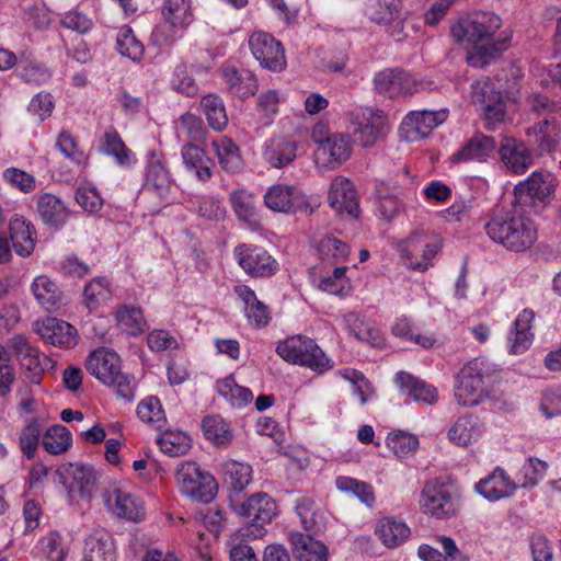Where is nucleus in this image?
Listing matches in <instances>:
<instances>
[{
	"mask_svg": "<svg viewBox=\"0 0 561 561\" xmlns=\"http://www.w3.org/2000/svg\"><path fill=\"white\" fill-rule=\"evenodd\" d=\"M234 291L245 305L248 319L257 327L267 324L270 320L267 307L256 299L254 291L245 285L237 286Z\"/></svg>",
	"mask_w": 561,
	"mask_h": 561,
	"instance_id": "79ce46f5",
	"label": "nucleus"
},
{
	"mask_svg": "<svg viewBox=\"0 0 561 561\" xmlns=\"http://www.w3.org/2000/svg\"><path fill=\"white\" fill-rule=\"evenodd\" d=\"M389 129L387 115L377 108H365L358 122L357 133L364 147H371L381 139Z\"/></svg>",
	"mask_w": 561,
	"mask_h": 561,
	"instance_id": "aec40b11",
	"label": "nucleus"
},
{
	"mask_svg": "<svg viewBox=\"0 0 561 561\" xmlns=\"http://www.w3.org/2000/svg\"><path fill=\"white\" fill-rule=\"evenodd\" d=\"M295 561H328V548L310 535L294 533L290 536Z\"/></svg>",
	"mask_w": 561,
	"mask_h": 561,
	"instance_id": "cd10ccee",
	"label": "nucleus"
},
{
	"mask_svg": "<svg viewBox=\"0 0 561 561\" xmlns=\"http://www.w3.org/2000/svg\"><path fill=\"white\" fill-rule=\"evenodd\" d=\"M459 506V496L454 488L436 480L425 483L420 496V508L425 515L448 518L458 512Z\"/></svg>",
	"mask_w": 561,
	"mask_h": 561,
	"instance_id": "9d476101",
	"label": "nucleus"
},
{
	"mask_svg": "<svg viewBox=\"0 0 561 561\" xmlns=\"http://www.w3.org/2000/svg\"><path fill=\"white\" fill-rule=\"evenodd\" d=\"M201 107L213 129L222 130L227 126L228 116L225 105L218 95H205L201 101Z\"/></svg>",
	"mask_w": 561,
	"mask_h": 561,
	"instance_id": "de8ad7c7",
	"label": "nucleus"
},
{
	"mask_svg": "<svg viewBox=\"0 0 561 561\" xmlns=\"http://www.w3.org/2000/svg\"><path fill=\"white\" fill-rule=\"evenodd\" d=\"M175 479L181 492L194 501L209 503L218 492L214 476L193 461L182 462L176 470Z\"/></svg>",
	"mask_w": 561,
	"mask_h": 561,
	"instance_id": "6e6552de",
	"label": "nucleus"
},
{
	"mask_svg": "<svg viewBox=\"0 0 561 561\" xmlns=\"http://www.w3.org/2000/svg\"><path fill=\"white\" fill-rule=\"evenodd\" d=\"M374 85L379 94L390 99H399L431 90L434 83L403 69L388 68L375 75Z\"/></svg>",
	"mask_w": 561,
	"mask_h": 561,
	"instance_id": "39448f33",
	"label": "nucleus"
},
{
	"mask_svg": "<svg viewBox=\"0 0 561 561\" xmlns=\"http://www.w3.org/2000/svg\"><path fill=\"white\" fill-rule=\"evenodd\" d=\"M442 249V239L426 230L411 232L400 244V257L412 271L425 272Z\"/></svg>",
	"mask_w": 561,
	"mask_h": 561,
	"instance_id": "20e7f679",
	"label": "nucleus"
},
{
	"mask_svg": "<svg viewBox=\"0 0 561 561\" xmlns=\"http://www.w3.org/2000/svg\"><path fill=\"white\" fill-rule=\"evenodd\" d=\"M276 351L284 360L306 366L318 373H323L331 367L330 359L314 341L302 335H294L279 342Z\"/></svg>",
	"mask_w": 561,
	"mask_h": 561,
	"instance_id": "423d86ee",
	"label": "nucleus"
},
{
	"mask_svg": "<svg viewBox=\"0 0 561 561\" xmlns=\"http://www.w3.org/2000/svg\"><path fill=\"white\" fill-rule=\"evenodd\" d=\"M119 53L130 59H138L144 51L142 44L135 37L129 27H122L117 36Z\"/></svg>",
	"mask_w": 561,
	"mask_h": 561,
	"instance_id": "e2e57ef3",
	"label": "nucleus"
},
{
	"mask_svg": "<svg viewBox=\"0 0 561 561\" xmlns=\"http://www.w3.org/2000/svg\"><path fill=\"white\" fill-rule=\"evenodd\" d=\"M224 483L232 492L244 491L253 479V469L249 462L227 459L221 463Z\"/></svg>",
	"mask_w": 561,
	"mask_h": 561,
	"instance_id": "c85d7f7f",
	"label": "nucleus"
},
{
	"mask_svg": "<svg viewBox=\"0 0 561 561\" xmlns=\"http://www.w3.org/2000/svg\"><path fill=\"white\" fill-rule=\"evenodd\" d=\"M505 165L514 173L522 174L533 163V157L526 145L512 137H505L500 147Z\"/></svg>",
	"mask_w": 561,
	"mask_h": 561,
	"instance_id": "a878e982",
	"label": "nucleus"
},
{
	"mask_svg": "<svg viewBox=\"0 0 561 561\" xmlns=\"http://www.w3.org/2000/svg\"><path fill=\"white\" fill-rule=\"evenodd\" d=\"M113 314L117 327L126 334H140L147 327L144 313L137 307L119 305L115 308Z\"/></svg>",
	"mask_w": 561,
	"mask_h": 561,
	"instance_id": "58836bf2",
	"label": "nucleus"
},
{
	"mask_svg": "<svg viewBox=\"0 0 561 561\" xmlns=\"http://www.w3.org/2000/svg\"><path fill=\"white\" fill-rule=\"evenodd\" d=\"M320 260L329 265H335L345 261L348 256V248L336 238L327 237L318 244Z\"/></svg>",
	"mask_w": 561,
	"mask_h": 561,
	"instance_id": "5fc2aeb1",
	"label": "nucleus"
},
{
	"mask_svg": "<svg viewBox=\"0 0 561 561\" xmlns=\"http://www.w3.org/2000/svg\"><path fill=\"white\" fill-rule=\"evenodd\" d=\"M245 539L253 538L241 534V529L231 536L229 540L230 561H259L253 548L245 542Z\"/></svg>",
	"mask_w": 561,
	"mask_h": 561,
	"instance_id": "052dcab7",
	"label": "nucleus"
},
{
	"mask_svg": "<svg viewBox=\"0 0 561 561\" xmlns=\"http://www.w3.org/2000/svg\"><path fill=\"white\" fill-rule=\"evenodd\" d=\"M483 434V425L473 415L467 414L458 417L448 428L447 437L458 447L467 448L477 444Z\"/></svg>",
	"mask_w": 561,
	"mask_h": 561,
	"instance_id": "4be33fe9",
	"label": "nucleus"
},
{
	"mask_svg": "<svg viewBox=\"0 0 561 561\" xmlns=\"http://www.w3.org/2000/svg\"><path fill=\"white\" fill-rule=\"evenodd\" d=\"M42 435V426L37 417H32L21 427L19 432V446L22 454L28 458H34L38 448Z\"/></svg>",
	"mask_w": 561,
	"mask_h": 561,
	"instance_id": "49530a36",
	"label": "nucleus"
},
{
	"mask_svg": "<svg viewBox=\"0 0 561 561\" xmlns=\"http://www.w3.org/2000/svg\"><path fill=\"white\" fill-rule=\"evenodd\" d=\"M163 20L173 28L184 30L194 20L191 0H165L162 7Z\"/></svg>",
	"mask_w": 561,
	"mask_h": 561,
	"instance_id": "e433bc0d",
	"label": "nucleus"
},
{
	"mask_svg": "<svg viewBox=\"0 0 561 561\" xmlns=\"http://www.w3.org/2000/svg\"><path fill=\"white\" fill-rule=\"evenodd\" d=\"M182 158L185 167L194 171L201 181H206L211 176V161L199 147L186 144L182 149Z\"/></svg>",
	"mask_w": 561,
	"mask_h": 561,
	"instance_id": "a19ab883",
	"label": "nucleus"
},
{
	"mask_svg": "<svg viewBox=\"0 0 561 561\" xmlns=\"http://www.w3.org/2000/svg\"><path fill=\"white\" fill-rule=\"evenodd\" d=\"M353 142L347 134H334L314 151L316 163L320 168L335 169L352 154Z\"/></svg>",
	"mask_w": 561,
	"mask_h": 561,
	"instance_id": "a211bd4d",
	"label": "nucleus"
},
{
	"mask_svg": "<svg viewBox=\"0 0 561 561\" xmlns=\"http://www.w3.org/2000/svg\"><path fill=\"white\" fill-rule=\"evenodd\" d=\"M37 210L43 221L53 227L64 225L70 215L65 203L59 197L48 193L38 197Z\"/></svg>",
	"mask_w": 561,
	"mask_h": 561,
	"instance_id": "72a5a7b5",
	"label": "nucleus"
},
{
	"mask_svg": "<svg viewBox=\"0 0 561 561\" xmlns=\"http://www.w3.org/2000/svg\"><path fill=\"white\" fill-rule=\"evenodd\" d=\"M501 96V91L489 78L480 79L472 84L471 103L479 112L486 105L497 103Z\"/></svg>",
	"mask_w": 561,
	"mask_h": 561,
	"instance_id": "864d4df0",
	"label": "nucleus"
},
{
	"mask_svg": "<svg viewBox=\"0 0 561 561\" xmlns=\"http://www.w3.org/2000/svg\"><path fill=\"white\" fill-rule=\"evenodd\" d=\"M526 135L541 152H550L561 140V127L556 118H545L528 127Z\"/></svg>",
	"mask_w": 561,
	"mask_h": 561,
	"instance_id": "bb28decb",
	"label": "nucleus"
},
{
	"mask_svg": "<svg viewBox=\"0 0 561 561\" xmlns=\"http://www.w3.org/2000/svg\"><path fill=\"white\" fill-rule=\"evenodd\" d=\"M343 322L357 340L373 346H381L383 344V337L377 327L369 321H365L358 314L347 313L344 316Z\"/></svg>",
	"mask_w": 561,
	"mask_h": 561,
	"instance_id": "ea45409f",
	"label": "nucleus"
},
{
	"mask_svg": "<svg viewBox=\"0 0 561 561\" xmlns=\"http://www.w3.org/2000/svg\"><path fill=\"white\" fill-rule=\"evenodd\" d=\"M71 433L64 425L54 424L43 433L42 445L50 455L66 453L71 447Z\"/></svg>",
	"mask_w": 561,
	"mask_h": 561,
	"instance_id": "c03bdc74",
	"label": "nucleus"
},
{
	"mask_svg": "<svg viewBox=\"0 0 561 561\" xmlns=\"http://www.w3.org/2000/svg\"><path fill=\"white\" fill-rule=\"evenodd\" d=\"M219 163L228 172H234L242 165L239 148L228 138L221 137L213 142Z\"/></svg>",
	"mask_w": 561,
	"mask_h": 561,
	"instance_id": "603ef678",
	"label": "nucleus"
},
{
	"mask_svg": "<svg viewBox=\"0 0 561 561\" xmlns=\"http://www.w3.org/2000/svg\"><path fill=\"white\" fill-rule=\"evenodd\" d=\"M9 347L20 364L23 376L32 383L39 385L47 368H53L51 359L33 346L24 335H14Z\"/></svg>",
	"mask_w": 561,
	"mask_h": 561,
	"instance_id": "9b49d317",
	"label": "nucleus"
},
{
	"mask_svg": "<svg viewBox=\"0 0 561 561\" xmlns=\"http://www.w3.org/2000/svg\"><path fill=\"white\" fill-rule=\"evenodd\" d=\"M137 415L142 422L156 428H161L165 424V415L161 403L153 397L147 398L138 404Z\"/></svg>",
	"mask_w": 561,
	"mask_h": 561,
	"instance_id": "bf43d9fd",
	"label": "nucleus"
},
{
	"mask_svg": "<svg viewBox=\"0 0 561 561\" xmlns=\"http://www.w3.org/2000/svg\"><path fill=\"white\" fill-rule=\"evenodd\" d=\"M329 202L332 208L340 215H357L358 202L356 191L352 182L346 178L336 176L332 181L329 192Z\"/></svg>",
	"mask_w": 561,
	"mask_h": 561,
	"instance_id": "412c9836",
	"label": "nucleus"
},
{
	"mask_svg": "<svg viewBox=\"0 0 561 561\" xmlns=\"http://www.w3.org/2000/svg\"><path fill=\"white\" fill-rule=\"evenodd\" d=\"M10 239L18 255L28 256L35 248V229L22 217H15L9 226Z\"/></svg>",
	"mask_w": 561,
	"mask_h": 561,
	"instance_id": "f704fd0d",
	"label": "nucleus"
},
{
	"mask_svg": "<svg viewBox=\"0 0 561 561\" xmlns=\"http://www.w3.org/2000/svg\"><path fill=\"white\" fill-rule=\"evenodd\" d=\"M346 266L334 267L331 274L323 275L319 266L311 270V277L316 286L332 295H344L351 290V283L346 276Z\"/></svg>",
	"mask_w": 561,
	"mask_h": 561,
	"instance_id": "c756f323",
	"label": "nucleus"
},
{
	"mask_svg": "<svg viewBox=\"0 0 561 561\" xmlns=\"http://www.w3.org/2000/svg\"><path fill=\"white\" fill-rule=\"evenodd\" d=\"M61 25L79 34H85L93 27V21L79 10H70L66 12L61 19Z\"/></svg>",
	"mask_w": 561,
	"mask_h": 561,
	"instance_id": "338daca9",
	"label": "nucleus"
},
{
	"mask_svg": "<svg viewBox=\"0 0 561 561\" xmlns=\"http://www.w3.org/2000/svg\"><path fill=\"white\" fill-rule=\"evenodd\" d=\"M264 204L272 211L282 214L298 211L310 214L312 211L308 197L301 190L283 183L271 185L266 190Z\"/></svg>",
	"mask_w": 561,
	"mask_h": 561,
	"instance_id": "ddd939ff",
	"label": "nucleus"
},
{
	"mask_svg": "<svg viewBox=\"0 0 561 561\" xmlns=\"http://www.w3.org/2000/svg\"><path fill=\"white\" fill-rule=\"evenodd\" d=\"M448 116V111H412L402 121L399 134L405 141H417L428 136L434 128L443 124Z\"/></svg>",
	"mask_w": 561,
	"mask_h": 561,
	"instance_id": "4468645a",
	"label": "nucleus"
},
{
	"mask_svg": "<svg viewBox=\"0 0 561 561\" xmlns=\"http://www.w3.org/2000/svg\"><path fill=\"white\" fill-rule=\"evenodd\" d=\"M111 297V285L105 278H94L84 286L83 304L90 311L96 310L101 304L110 300Z\"/></svg>",
	"mask_w": 561,
	"mask_h": 561,
	"instance_id": "3c124183",
	"label": "nucleus"
},
{
	"mask_svg": "<svg viewBox=\"0 0 561 561\" xmlns=\"http://www.w3.org/2000/svg\"><path fill=\"white\" fill-rule=\"evenodd\" d=\"M515 482L501 469L494 470L489 477L477 484L478 492L490 501H496L513 494Z\"/></svg>",
	"mask_w": 561,
	"mask_h": 561,
	"instance_id": "2f4dec72",
	"label": "nucleus"
},
{
	"mask_svg": "<svg viewBox=\"0 0 561 561\" xmlns=\"http://www.w3.org/2000/svg\"><path fill=\"white\" fill-rule=\"evenodd\" d=\"M386 445L396 457L407 458L414 455L420 446V442L414 434L403 431H393L388 434Z\"/></svg>",
	"mask_w": 561,
	"mask_h": 561,
	"instance_id": "8fccbe9b",
	"label": "nucleus"
},
{
	"mask_svg": "<svg viewBox=\"0 0 561 561\" xmlns=\"http://www.w3.org/2000/svg\"><path fill=\"white\" fill-rule=\"evenodd\" d=\"M401 390L416 402L433 404L438 399L435 387L414 378L407 373H399L397 376Z\"/></svg>",
	"mask_w": 561,
	"mask_h": 561,
	"instance_id": "4c0bfd02",
	"label": "nucleus"
},
{
	"mask_svg": "<svg viewBox=\"0 0 561 561\" xmlns=\"http://www.w3.org/2000/svg\"><path fill=\"white\" fill-rule=\"evenodd\" d=\"M230 201L239 219L245 222H255L256 208L251 193L244 190H237L231 193Z\"/></svg>",
	"mask_w": 561,
	"mask_h": 561,
	"instance_id": "13d9d810",
	"label": "nucleus"
},
{
	"mask_svg": "<svg viewBox=\"0 0 561 561\" xmlns=\"http://www.w3.org/2000/svg\"><path fill=\"white\" fill-rule=\"evenodd\" d=\"M116 548L112 537L104 530L90 534L84 540L82 561H116Z\"/></svg>",
	"mask_w": 561,
	"mask_h": 561,
	"instance_id": "b1692460",
	"label": "nucleus"
},
{
	"mask_svg": "<svg viewBox=\"0 0 561 561\" xmlns=\"http://www.w3.org/2000/svg\"><path fill=\"white\" fill-rule=\"evenodd\" d=\"M239 265L251 276L265 277L276 273V260L263 248L242 244L236 249Z\"/></svg>",
	"mask_w": 561,
	"mask_h": 561,
	"instance_id": "dca6fc26",
	"label": "nucleus"
},
{
	"mask_svg": "<svg viewBox=\"0 0 561 561\" xmlns=\"http://www.w3.org/2000/svg\"><path fill=\"white\" fill-rule=\"evenodd\" d=\"M157 444L162 453L171 457H178L188 451L191 438L181 431H165L158 436Z\"/></svg>",
	"mask_w": 561,
	"mask_h": 561,
	"instance_id": "09e8293b",
	"label": "nucleus"
},
{
	"mask_svg": "<svg viewBox=\"0 0 561 561\" xmlns=\"http://www.w3.org/2000/svg\"><path fill=\"white\" fill-rule=\"evenodd\" d=\"M205 437L218 447H227L233 437L229 424L219 415H207L202 423Z\"/></svg>",
	"mask_w": 561,
	"mask_h": 561,
	"instance_id": "37998d69",
	"label": "nucleus"
},
{
	"mask_svg": "<svg viewBox=\"0 0 561 561\" xmlns=\"http://www.w3.org/2000/svg\"><path fill=\"white\" fill-rule=\"evenodd\" d=\"M31 291L35 300L48 311L57 308L64 298L56 280L47 275L36 276L31 284Z\"/></svg>",
	"mask_w": 561,
	"mask_h": 561,
	"instance_id": "7c9ffc66",
	"label": "nucleus"
},
{
	"mask_svg": "<svg viewBox=\"0 0 561 561\" xmlns=\"http://www.w3.org/2000/svg\"><path fill=\"white\" fill-rule=\"evenodd\" d=\"M220 396L227 399L232 405L241 408L253 400L252 392L243 388L234 381L233 378L227 377L217 385Z\"/></svg>",
	"mask_w": 561,
	"mask_h": 561,
	"instance_id": "6e6d98bb",
	"label": "nucleus"
},
{
	"mask_svg": "<svg viewBox=\"0 0 561 561\" xmlns=\"http://www.w3.org/2000/svg\"><path fill=\"white\" fill-rule=\"evenodd\" d=\"M147 184L159 193L165 192L170 186L169 172L159 159L151 161L148 168Z\"/></svg>",
	"mask_w": 561,
	"mask_h": 561,
	"instance_id": "69168bd1",
	"label": "nucleus"
},
{
	"mask_svg": "<svg viewBox=\"0 0 561 561\" xmlns=\"http://www.w3.org/2000/svg\"><path fill=\"white\" fill-rule=\"evenodd\" d=\"M488 236L514 251H524L537 240V227L526 208L512 203V209L493 217L485 226Z\"/></svg>",
	"mask_w": 561,
	"mask_h": 561,
	"instance_id": "f03ea898",
	"label": "nucleus"
},
{
	"mask_svg": "<svg viewBox=\"0 0 561 561\" xmlns=\"http://www.w3.org/2000/svg\"><path fill=\"white\" fill-rule=\"evenodd\" d=\"M296 144L290 140H279L265 151V159L273 168H283L296 158Z\"/></svg>",
	"mask_w": 561,
	"mask_h": 561,
	"instance_id": "4d7b16f0",
	"label": "nucleus"
},
{
	"mask_svg": "<svg viewBox=\"0 0 561 561\" xmlns=\"http://www.w3.org/2000/svg\"><path fill=\"white\" fill-rule=\"evenodd\" d=\"M85 368L105 386L115 387L122 397H133L129 378L122 373L121 358L116 352L106 347L92 351L85 359Z\"/></svg>",
	"mask_w": 561,
	"mask_h": 561,
	"instance_id": "7ed1b4c3",
	"label": "nucleus"
},
{
	"mask_svg": "<svg viewBox=\"0 0 561 561\" xmlns=\"http://www.w3.org/2000/svg\"><path fill=\"white\" fill-rule=\"evenodd\" d=\"M33 330L46 343L54 346L71 348L78 342L77 329L70 323L54 317L35 321Z\"/></svg>",
	"mask_w": 561,
	"mask_h": 561,
	"instance_id": "f3484780",
	"label": "nucleus"
},
{
	"mask_svg": "<svg viewBox=\"0 0 561 561\" xmlns=\"http://www.w3.org/2000/svg\"><path fill=\"white\" fill-rule=\"evenodd\" d=\"M547 463L537 458H530L517 474V483L523 488L534 486L543 478Z\"/></svg>",
	"mask_w": 561,
	"mask_h": 561,
	"instance_id": "680f3d73",
	"label": "nucleus"
},
{
	"mask_svg": "<svg viewBox=\"0 0 561 561\" xmlns=\"http://www.w3.org/2000/svg\"><path fill=\"white\" fill-rule=\"evenodd\" d=\"M249 48L262 67L272 71H280L285 68L286 58L283 46L271 34L263 31L252 33L249 37Z\"/></svg>",
	"mask_w": 561,
	"mask_h": 561,
	"instance_id": "2eb2a0df",
	"label": "nucleus"
},
{
	"mask_svg": "<svg viewBox=\"0 0 561 561\" xmlns=\"http://www.w3.org/2000/svg\"><path fill=\"white\" fill-rule=\"evenodd\" d=\"M57 147L66 158L77 163H83L88 159L83 149L69 133L62 131L59 134Z\"/></svg>",
	"mask_w": 561,
	"mask_h": 561,
	"instance_id": "0e129e2a",
	"label": "nucleus"
},
{
	"mask_svg": "<svg viewBox=\"0 0 561 561\" xmlns=\"http://www.w3.org/2000/svg\"><path fill=\"white\" fill-rule=\"evenodd\" d=\"M495 149V142L492 137L483 134H476L468 139L465 145L451 156L453 163L485 161Z\"/></svg>",
	"mask_w": 561,
	"mask_h": 561,
	"instance_id": "393cba45",
	"label": "nucleus"
},
{
	"mask_svg": "<svg viewBox=\"0 0 561 561\" xmlns=\"http://www.w3.org/2000/svg\"><path fill=\"white\" fill-rule=\"evenodd\" d=\"M502 19L493 12H476L451 26L453 38L459 44H468L466 61L472 68H484L506 50L512 41V32L502 30Z\"/></svg>",
	"mask_w": 561,
	"mask_h": 561,
	"instance_id": "f257e3e1",
	"label": "nucleus"
},
{
	"mask_svg": "<svg viewBox=\"0 0 561 561\" xmlns=\"http://www.w3.org/2000/svg\"><path fill=\"white\" fill-rule=\"evenodd\" d=\"M68 488L82 496H90L96 484L98 476L92 466L83 463L70 465L68 469Z\"/></svg>",
	"mask_w": 561,
	"mask_h": 561,
	"instance_id": "c9c22d12",
	"label": "nucleus"
},
{
	"mask_svg": "<svg viewBox=\"0 0 561 561\" xmlns=\"http://www.w3.org/2000/svg\"><path fill=\"white\" fill-rule=\"evenodd\" d=\"M366 15L376 24H394L399 34L403 31L401 0H369Z\"/></svg>",
	"mask_w": 561,
	"mask_h": 561,
	"instance_id": "5701e85b",
	"label": "nucleus"
},
{
	"mask_svg": "<svg viewBox=\"0 0 561 561\" xmlns=\"http://www.w3.org/2000/svg\"><path fill=\"white\" fill-rule=\"evenodd\" d=\"M104 501L108 511L119 518L138 522L145 516L142 503L122 488L108 489L104 494Z\"/></svg>",
	"mask_w": 561,
	"mask_h": 561,
	"instance_id": "6ab92c4d",
	"label": "nucleus"
},
{
	"mask_svg": "<svg viewBox=\"0 0 561 561\" xmlns=\"http://www.w3.org/2000/svg\"><path fill=\"white\" fill-rule=\"evenodd\" d=\"M275 501L264 492L254 493L234 507L237 515L250 520L240 528L241 534L249 535L253 539L263 538L266 534L265 525L271 523L276 515Z\"/></svg>",
	"mask_w": 561,
	"mask_h": 561,
	"instance_id": "0eeeda50",
	"label": "nucleus"
},
{
	"mask_svg": "<svg viewBox=\"0 0 561 561\" xmlns=\"http://www.w3.org/2000/svg\"><path fill=\"white\" fill-rule=\"evenodd\" d=\"M76 201L84 210L89 213H96L103 206V199L99 192L89 185L78 187L76 193Z\"/></svg>",
	"mask_w": 561,
	"mask_h": 561,
	"instance_id": "774afa93",
	"label": "nucleus"
},
{
	"mask_svg": "<svg viewBox=\"0 0 561 561\" xmlns=\"http://www.w3.org/2000/svg\"><path fill=\"white\" fill-rule=\"evenodd\" d=\"M489 373V365L480 359L470 360L461 368L455 393L460 405L476 407L488 398L485 379Z\"/></svg>",
	"mask_w": 561,
	"mask_h": 561,
	"instance_id": "1a4fd4ad",
	"label": "nucleus"
},
{
	"mask_svg": "<svg viewBox=\"0 0 561 561\" xmlns=\"http://www.w3.org/2000/svg\"><path fill=\"white\" fill-rule=\"evenodd\" d=\"M556 186V179L551 173L533 172L515 186L513 203L526 209H533L538 204L545 203L552 195Z\"/></svg>",
	"mask_w": 561,
	"mask_h": 561,
	"instance_id": "f8f14e48",
	"label": "nucleus"
},
{
	"mask_svg": "<svg viewBox=\"0 0 561 561\" xmlns=\"http://www.w3.org/2000/svg\"><path fill=\"white\" fill-rule=\"evenodd\" d=\"M377 537L387 548H396L404 543L411 535L410 527L394 517L381 518L375 529Z\"/></svg>",
	"mask_w": 561,
	"mask_h": 561,
	"instance_id": "473e14b6",
	"label": "nucleus"
},
{
	"mask_svg": "<svg viewBox=\"0 0 561 561\" xmlns=\"http://www.w3.org/2000/svg\"><path fill=\"white\" fill-rule=\"evenodd\" d=\"M222 76L232 93L240 98H248L256 91V80L249 72L240 75L234 67L226 66L222 68Z\"/></svg>",
	"mask_w": 561,
	"mask_h": 561,
	"instance_id": "a18cd8bd",
	"label": "nucleus"
}]
</instances>
